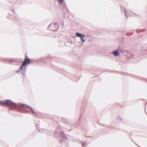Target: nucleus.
Segmentation results:
<instances>
[{"label":"nucleus","mask_w":147,"mask_h":147,"mask_svg":"<svg viewBox=\"0 0 147 147\" xmlns=\"http://www.w3.org/2000/svg\"><path fill=\"white\" fill-rule=\"evenodd\" d=\"M11 106L15 108H17L18 105L12 101L11 100H7L5 102V106Z\"/></svg>","instance_id":"f03ea898"},{"label":"nucleus","mask_w":147,"mask_h":147,"mask_svg":"<svg viewBox=\"0 0 147 147\" xmlns=\"http://www.w3.org/2000/svg\"><path fill=\"white\" fill-rule=\"evenodd\" d=\"M63 139H61L60 140V143L61 144H62V143H63Z\"/></svg>","instance_id":"dca6fc26"},{"label":"nucleus","mask_w":147,"mask_h":147,"mask_svg":"<svg viewBox=\"0 0 147 147\" xmlns=\"http://www.w3.org/2000/svg\"><path fill=\"white\" fill-rule=\"evenodd\" d=\"M36 129H38L39 127L38 126V125H36Z\"/></svg>","instance_id":"f3484780"},{"label":"nucleus","mask_w":147,"mask_h":147,"mask_svg":"<svg viewBox=\"0 0 147 147\" xmlns=\"http://www.w3.org/2000/svg\"><path fill=\"white\" fill-rule=\"evenodd\" d=\"M28 108H29V109H31V110L32 111V113H33V114H34V111L33 110V109H32L31 107H28Z\"/></svg>","instance_id":"2eb2a0df"},{"label":"nucleus","mask_w":147,"mask_h":147,"mask_svg":"<svg viewBox=\"0 0 147 147\" xmlns=\"http://www.w3.org/2000/svg\"><path fill=\"white\" fill-rule=\"evenodd\" d=\"M19 107H20L24 109H26L27 108H28V107H29V106H28V105L25 104L21 103H19Z\"/></svg>","instance_id":"39448f33"},{"label":"nucleus","mask_w":147,"mask_h":147,"mask_svg":"<svg viewBox=\"0 0 147 147\" xmlns=\"http://www.w3.org/2000/svg\"><path fill=\"white\" fill-rule=\"evenodd\" d=\"M20 72V70H17V71H16V72H17V73H18V72Z\"/></svg>","instance_id":"aec40b11"},{"label":"nucleus","mask_w":147,"mask_h":147,"mask_svg":"<svg viewBox=\"0 0 147 147\" xmlns=\"http://www.w3.org/2000/svg\"><path fill=\"white\" fill-rule=\"evenodd\" d=\"M125 16L126 18H127L128 17V15H127V11L125 10Z\"/></svg>","instance_id":"f8f14e48"},{"label":"nucleus","mask_w":147,"mask_h":147,"mask_svg":"<svg viewBox=\"0 0 147 147\" xmlns=\"http://www.w3.org/2000/svg\"><path fill=\"white\" fill-rule=\"evenodd\" d=\"M63 122L64 123L66 124L67 123V121L65 119H63Z\"/></svg>","instance_id":"4468645a"},{"label":"nucleus","mask_w":147,"mask_h":147,"mask_svg":"<svg viewBox=\"0 0 147 147\" xmlns=\"http://www.w3.org/2000/svg\"><path fill=\"white\" fill-rule=\"evenodd\" d=\"M142 52L143 53L144 55H145L146 53H147V50L145 49L144 51H142Z\"/></svg>","instance_id":"ddd939ff"},{"label":"nucleus","mask_w":147,"mask_h":147,"mask_svg":"<svg viewBox=\"0 0 147 147\" xmlns=\"http://www.w3.org/2000/svg\"><path fill=\"white\" fill-rule=\"evenodd\" d=\"M57 22H55V23H54V25L55 26H56L57 25Z\"/></svg>","instance_id":"a211bd4d"},{"label":"nucleus","mask_w":147,"mask_h":147,"mask_svg":"<svg viewBox=\"0 0 147 147\" xmlns=\"http://www.w3.org/2000/svg\"><path fill=\"white\" fill-rule=\"evenodd\" d=\"M76 36L80 38L81 40L82 41V42L83 43L85 41V40L83 38L85 36L84 34H81L79 33H76Z\"/></svg>","instance_id":"20e7f679"},{"label":"nucleus","mask_w":147,"mask_h":147,"mask_svg":"<svg viewBox=\"0 0 147 147\" xmlns=\"http://www.w3.org/2000/svg\"><path fill=\"white\" fill-rule=\"evenodd\" d=\"M0 105L5 106V102L3 101H0Z\"/></svg>","instance_id":"1a4fd4ad"},{"label":"nucleus","mask_w":147,"mask_h":147,"mask_svg":"<svg viewBox=\"0 0 147 147\" xmlns=\"http://www.w3.org/2000/svg\"><path fill=\"white\" fill-rule=\"evenodd\" d=\"M55 137H56L57 136H56L55 135Z\"/></svg>","instance_id":"412c9836"},{"label":"nucleus","mask_w":147,"mask_h":147,"mask_svg":"<svg viewBox=\"0 0 147 147\" xmlns=\"http://www.w3.org/2000/svg\"><path fill=\"white\" fill-rule=\"evenodd\" d=\"M51 24H50V25H49V26H48V28H49V27H50V26H51Z\"/></svg>","instance_id":"6ab92c4d"},{"label":"nucleus","mask_w":147,"mask_h":147,"mask_svg":"<svg viewBox=\"0 0 147 147\" xmlns=\"http://www.w3.org/2000/svg\"><path fill=\"white\" fill-rule=\"evenodd\" d=\"M8 62L9 63H11L13 62H18L16 59H7Z\"/></svg>","instance_id":"423d86ee"},{"label":"nucleus","mask_w":147,"mask_h":147,"mask_svg":"<svg viewBox=\"0 0 147 147\" xmlns=\"http://www.w3.org/2000/svg\"><path fill=\"white\" fill-rule=\"evenodd\" d=\"M30 63V59L28 58H27V56H26L24 62L19 68V69L23 75H25L27 67L26 65L29 64Z\"/></svg>","instance_id":"f257e3e1"},{"label":"nucleus","mask_w":147,"mask_h":147,"mask_svg":"<svg viewBox=\"0 0 147 147\" xmlns=\"http://www.w3.org/2000/svg\"><path fill=\"white\" fill-rule=\"evenodd\" d=\"M40 131L39 130V132H40Z\"/></svg>","instance_id":"4be33fe9"},{"label":"nucleus","mask_w":147,"mask_h":147,"mask_svg":"<svg viewBox=\"0 0 147 147\" xmlns=\"http://www.w3.org/2000/svg\"><path fill=\"white\" fill-rule=\"evenodd\" d=\"M81 144L84 147H85L86 144V143L84 142H81Z\"/></svg>","instance_id":"9d476101"},{"label":"nucleus","mask_w":147,"mask_h":147,"mask_svg":"<svg viewBox=\"0 0 147 147\" xmlns=\"http://www.w3.org/2000/svg\"><path fill=\"white\" fill-rule=\"evenodd\" d=\"M117 119L118 122H121L122 120V118L119 116H118Z\"/></svg>","instance_id":"6e6552de"},{"label":"nucleus","mask_w":147,"mask_h":147,"mask_svg":"<svg viewBox=\"0 0 147 147\" xmlns=\"http://www.w3.org/2000/svg\"><path fill=\"white\" fill-rule=\"evenodd\" d=\"M113 54L115 57H117L118 55V53L116 50H115L113 52Z\"/></svg>","instance_id":"0eeeda50"},{"label":"nucleus","mask_w":147,"mask_h":147,"mask_svg":"<svg viewBox=\"0 0 147 147\" xmlns=\"http://www.w3.org/2000/svg\"><path fill=\"white\" fill-rule=\"evenodd\" d=\"M61 129L59 127H58L56 129V130H55V131L54 133L55 134H58L61 138L63 137L65 139H67V137L65 135V133L63 132H60V131H61Z\"/></svg>","instance_id":"7ed1b4c3"},{"label":"nucleus","mask_w":147,"mask_h":147,"mask_svg":"<svg viewBox=\"0 0 147 147\" xmlns=\"http://www.w3.org/2000/svg\"><path fill=\"white\" fill-rule=\"evenodd\" d=\"M58 2L59 4H62L63 2V0H58Z\"/></svg>","instance_id":"9b49d317"}]
</instances>
